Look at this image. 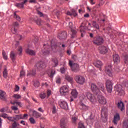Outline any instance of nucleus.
<instances>
[{"mask_svg":"<svg viewBox=\"0 0 128 128\" xmlns=\"http://www.w3.org/2000/svg\"><path fill=\"white\" fill-rule=\"evenodd\" d=\"M26 52L29 56H36V52L34 50H32L30 48H27L26 50Z\"/></svg>","mask_w":128,"mask_h":128,"instance_id":"22","label":"nucleus"},{"mask_svg":"<svg viewBox=\"0 0 128 128\" xmlns=\"http://www.w3.org/2000/svg\"><path fill=\"white\" fill-rule=\"evenodd\" d=\"M60 71L62 74H64V72H66V69H64V67H62L60 68Z\"/></svg>","mask_w":128,"mask_h":128,"instance_id":"55","label":"nucleus"},{"mask_svg":"<svg viewBox=\"0 0 128 128\" xmlns=\"http://www.w3.org/2000/svg\"><path fill=\"white\" fill-rule=\"evenodd\" d=\"M10 58L13 62H14V60H16V54L14 52H11L10 54Z\"/></svg>","mask_w":128,"mask_h":128,"instance_id":"29","label":"nucleus"},{"mask_svg":"<svg viewBox=\"0 0 128 128\" xmlns=\"http://www.w3.org/2000/svg\"><path fill=\"white\" fill-rule=\"evenodd\" d=\"M16 29L15 27H13V28H12V34H16Z\"/></svg>","mask_w":128,"mask_h":128,"instance_id":"61","label":"nucleus"},{"mask_svg":"<svg viewBox=\"0 0 128 128\" xmlns=\"http://www.w3.org/2000/svg\"><path fill=\"white\" fill-rule=\"evenodd\" d=\"M112 66L108 65L105 68V72L108 74L109 76H112Z\"/></svg>","mask_w":128,"mask_h":128,"instance_id":"13","label":"nucleus"},{"mask_svg":"<svg viewBox=\"0 0 128 128\" xmlns=\"http://www.w3.org/2000/svg\"><path fill=\"white\" fill-rule=\"evenodd\" d=\"M120 120V116L118 113H116L114 116V118L112 120V122L114 124V126H118V124L119 121Z\"/></svg>","mask_w":128,"mask_h":128,"instance_id":"8","label":"nucleus"},{"mask_svg":"<svg viewBox=\"0 0 128 128\" xmlns=\"http://www.w3.org/2000/svg\"><path fill=\"white\" fill-rule=\"evenodd\" d=\"M20 26V24H18V22H14L13 23V28H18V26Z\"/></svg>","mask_w":128,"mask_h":128,"instance_id":"49","label":"nucleus"},{"mask_svg":"<svg viewBox=\"0 0 128 128\" xmlns=\"http://www.w3.org/2000/svg\"><path fill=\"white\" fill-rule=\"evenodd\" d=\"M2 55L4 60H8V55H6V52H4V50H2Z\"/></svg>","mask_w":128,"mask_h":128,"instance_id":"39","label":"nucleus"},{"mask_svg":"<svg viewBox=\"0 0 128 128\" xmlns=\"http://www.w3.org/2000/svg\"><path fill=\"white\" fill-rule=\"evenodd\" d=\"M76 80L78 84H84L85 82L84 77L82 76H76Z\"/></svg>","mask_w":128,"mask_h":128,"instance_id":"9","label":"nucleus"},{"mask_svg":"<svg viewBox=\"0 0 128 128\" xmlns=\"http://www.w3.org/2000/svg\"><path fill=\"white\" fill-rule=\"evenodd\" d=\"M122 124L123 128H128V120H124Z\"/></svg>","mask_w":128,"mask_h":128,"instance_id":"36","label":"nucleus"},{"mask_svg":"<svg viewBox=\"0 0 128 128\" xmlns=\"http://www.w3.org/2000/svg\"><path fill=\"white\" fill-rule=\"evenodd\" d=\"M36 74V69H32L28 73L27 76H34Z\"/></svg>","mask_w":128,"mask_h":128,"instance_id":"24","label":"nucleus"},{"mask_svg":"<svg viewBox=\"0 0 128 128\" xmlns=\"http://www.w3.org/2000/svg\"><path fill=\"white\" fill-rule=\"evenodd\" d=\"M78 128H84V125L83 123L82 122H79L78 124Z\"/></svg>","mask_w":128,"mask_h":128,"instance_id":"52","label":"nucleus"},{"mask_svg":"<svg viewBox=\"0 0 128 128\" xmlns=\"http://www.w3.org/2000/svg\"><path fill=\"white\" fill-rule=\"evenodd\" d=\"M86 96L87 98L90 102H92V104H96V97H94L92 93L87 92L86 93Z\"/></svg>","mask_w":128,"mask_h":128,"instance_id":"6","label":"nucleus"},{"mask_svg":"<svg viewBox=\"0 0 128 128\" xmlns=\"http://www.w3.org/2000/svg\"><path fill=\"white\" fill-rule=\"evenodd\" d=\"M91 90L93 92H96V94H98V88L95 84H92Z\"/></svg>","mask_w":128,"mask_h":128,"instance_id":"21","label":"nucleus"},{"mask_svg":"<svg viewBox=\"0 0 128 128\" xmlns=\"http://www.w3.org/2000/svg\"><path fill=\"white\" fill-rule=\"evenodd\" d=\"M71 94L73 98H78V92H76V90H73L71 92Z\"/></svg>","mask_w":128,"mask_h":128,"instance_id":"28","label":"nucleus"},{"mask_svg":"<svg viewBox=\"0 0 128 128\" xmlns=\"http://www.w3.org/2000/svg\"><path fill=\"white\" fill-rule=\"evenodd\" d=\"M40 96L42 100H44V98H46V93H42L40 94Z\"/></svg>","mask_w":128,"mask_h":128,"instance_id":"42","label":"nucleus"},{"mask_svg":"<svg viewBox=\"0 0 128 128\" xmlns=\"http://www.w3.org/2000/svg\"><path fill=\"white\" fill-rule=\"evenodd\" d=\"M4 96H6V92L0 90V100H5L6 97H4Z\"/></svg>","mask_w":128,"mask_h":128,"instance_id":"33","label":"nucleus"},{"mask_svg":"<svg viewBox=\"0 0 128 128\" xmlns=\"http://www.w3.org/2000/svg\"><path fill=\"white\" fill-rule=\"evenodd\" d=\"M18 52H20L19 53V54L21 55L22 54V46H20L18 47Z\"/></svg>","mask_w":128,"mask_h":128,"instance_id":"51","label":"nucleus"},{"mask_svg":"<svg viewBox=\"0 0 128 128\" xmlns=\"http://www.w3.org/2000/svg\"><path fill=\"white\" fill-rule=\"evenodd\" d=\"M60 96H64L66 94H68V86H63L60 88Z\"/></svg>","mask_w":128,"mask_h":128,"instance_id":"3","label":"nucleus"},{"mask_svg":"<svg viewBox=\"0 0 128 128\" xmlns=\"http://www.w3.org/2000/svg\"><path fill=\"white\" fill-rule=\"evenodd\" d=\"M86 26V23L85 22H84L82 23L81 26L80 27V32H81V36L83 38L84 36L86 34V30H84V28Z\"/></svg>","mask_w":128,"mask_h":128,"instance_id":"10","label":"nucleus"},{"mask_svg":"<svg viewBox=\"0 0 128 128\" xmlns=\"http://www.w3.org/2000/svg\"><path fill=\"white\" fill-rule=\"evenodd\" d=\"M29 120L30 124H36V120H34L33 118H30Z\"/></svg>","mask_w":128,"mask_h":128,"instance_id":"45","label":"nucleus"},{"mask_svg":"<svg viewBox=\"0 0 128 128\" xmlns=\"http://www.w3.org/2000/svg\"><path fill=\"white\" fill-rule=\"evenodd\" d=\"M13 98H16V100H20V98H22V96L18 94H14L13 96Z\"/></svg>","mask_w":128,"mask_h":128,"instance_id":"40","label":"nucleus"},{"mask_svg":"<svg viewBox=\"0 0 128 128\" xmlns=\"http://www.w3.org/2000/svg\"><path fill=\"white\" fill-rule=\"evenodd\" d=\"M14 122L12 124V128H16V126H18L20 124L16 123V122L14 121Z\"/></svg>","mask_w":128,"mask_h":128,"instance_id":"41","label":"nucleus"},{"mask_svg":"<svg viewBox=\"0 0 128 128\" xmlns=\"http://www.w3.org/2000/svg\"><path fill=\"white\" fill-rule=\"evenodd\" d=\"M113 60L114 62H120V56L118 54H115L113 56Z\"/></svg>","mask_w":128,"mask_h":128,"instance_id":"25","label":"nucleus"},{"mask_svg":"<svg viewBox=\"0 0 128 128\" xmlns=\"http://www.w3.org/2000/svg\"><path fill=\"white\" fill-rule=\"evenodd\" d=\"M56 74V71L54 70H52L50 74L49 75L50 78H54V76Z\"/></svg>","mask_w":128,"mask_h":128,"instance_id":"46","label":"nucleus"},{"mask_svg":"<svg viewBox=\"0 0 128 128\" xmlns=\"http://www.w3.org/2000/svg\"><path fill=\"white\" fill-rule=\"evenodd\" d=\"M14 18H16L18 22H20V17L18 15L16 14V12L14 13Z\"/></svg>","mask_w":128,"mask_h":128,"instance_id":"37","label":"nucleus"},{"mask_svg":"<svg viewBox=\"0 0 128 128\" xmlns=\"http://www.w3.org/2000/svg\"><path fill=\"white\" fill-rule=\"evenodd\" d=\"M36 22L38 26H40V24L42 23V20L40 18H38L36 20Z\"/></svg>","mask_w":128,"mask_h":128,"instance_id":"48","label":"nucleus"},{"mask_svg":"<svg viewBox=\"0 0 128 128\" xmlns=\"http://www.w3.org/2000/svg\"><path fill=\"white\" fill-rule=\"evenodd\" d=\"M80 110H88L90 107L84 104L81 102L80 104Z\"/></svg>","mask_w":128,"mask_h":128,"instance_id":"23","label":"nucleus"},{"mask_svg":"<svg viewBox=\"0 0 128 128\" xmlns=\"http://www.w3.org/2000/svg\"><path fill=\"white\" fill-rule=\"evenodd\" d=\"M100 90L103 92H106V89H104V86L102 83L98 84V92H100Z\"/></svg>","mask_w":128,"mask_h":128,"instance_id":"26","label":"nucleus"},{"mask_svg":"<svg viewBox=\"0 0 128 128\" xmlns=\"http://www.w3.org/2000/svg\"><path fill=\"white\" fill-rule=\"evenodd\" d=\"M58 104L62 108H64V110H68V103L64 101L60 100L58 102Z\"/></svg>","mask_w":128,"mask_h":128,"instance_id":"16","label":"nucleus"},{"mask_svg":"<svg viewBox=\"0 0 128 128\" xmlns=\"http://www.w3.org/2000/svg\"><path fill=\"white\" fill-rule=\"evenodd\" d=\"M72 122L75 124L76 122V116L72 117Z\"/></svg>","mask_w":128,"mask_h":128,"instance_id":"60","label":"nucleus"},{"mask_svg":"<svg viewBox=\"0 0 128 128\" xmlns=\"http://www.w3.org/2000/svg\"><path fill=\"white\" fill-rule=\"evenodd\" d=\"M29 2H30V4H36V0H30Z\"/></svg>","mask_w":128,"mask_h":128,"instance_id":"63","label":"nucleus"},{"mask_svg":"<svg viewBox=\"0 0 128 128\" xmlns=\"http://www.w3.org/2000/svg\"><path fill=\"white\" fill-rule=\"evenodd\" d=\"M56 82V84H60V78H58Z\"/></svg>","mask_w":128,"mask_h":128,"instance_id":"64","label":"nucleus"},{"mask_svg":"<svg viewBox=\"0 0 128 128\" xmlns=\"http://www.w3.org/2000/svg\"><path fill=\"white\" fill-rule=\"evenodd\" d=\"M26 76V72L22 70L20 72V78H22V76Z\"/></svg>","mask_w":128,"mask_h":128,"instance_id":"50","label":"nucleus"},{"mask_svg":"<svg viewBox=\"0 0 128 128\" xmlns=\"http://www.w3.org/2000/svg\"><path fill=\"white\" fill-rule=\"evenodd\" d=\"M72 16H78V13H76V11L74 9L72 10Z\"/></svg>","mask_w":128,"mask_h":128,"instance_id":"43","label":"nucleus"},{"mask_svg":"<svg viewBox=\"0 0 128 128\" xmlns=\"http://www.w3.org/2000/svg\"><path fill=\"white\" fill-rule=\"evenodd\" d=\"M1 116H2V118H8V115H7L6 114H2Z\"/></svg>","mask_w":128,"mask_h":128,"instance_id":"59","label":"nucleus"},{"mask_svg":"<svg viewBox=\"0 0 128 128\" xmlns=\"http://www.w3.org/2000/svg\"><path fill=\"white\" fill-rule=\"evenodd\" d=\"M68 119L66 118H62L60 120V126L61 128H68L66 124H68Z\"/></svg>","mask_w":128,"mask_h":128,"instance_id":"11","label":"nucleus"},{"mask_svg":"<svg viewBox=\"0 0 128 128\" xmlns=\"http://www.w3.org/2000/svg\"><path fill=\"white\" fill-rule=\"evenodd\" d=\"M50 50H46V51H44L43 52V54H44V56H46V55H48V54H50Z\"/></svg>","mask_w":128,"mask_h":128,"instance_id":"53","label":"nucleus"},{"mask_svg":"<svg viewBox=\"0 0 128 128\" xmlns=\"http://www.w3.org/2000/svg\"><path fill=\"white\" fill-rule=\"evenodd\" d=\"M66 80H68V82H72V78L68 76H66Z\"/></svg>","mask_w":128,"mask_h":128,"instance_id":"44","label":"nucleus"},{"mask_svg":"<svg viewBox=\"0 0 128 128\" xmlns=\"http://www.w3.org/2000/svg\"><path fill=\"white\" fill-rule=\"evenodd\" d=\"M58 44H60L56 43L55 44H52V43H51V48L52 50H56L58 48L60 47V46Z\"/></svg>","mask_w":128,"mask_h":128,"instance_id":"30","label":"nucleus"},{"mask_svg":"<svg viewBox=\"0 0 128 128\" xmlns=\"http://www.w3.org/2000/svg\"><path fill=\"white\" fill-rule=\"evenodd\" d=\"M94 66H96V68H100V66H102V62L101 61L98 60L94 64Z\"/></svg>","mask_w":128,"mask_h":128,"instance_id":"35","label":"nucleus"},{"mask_svg":"<svg viewBox=\"0 0 128 128\" xmlns=\"http://www.w3.org/2000/svg\"><path fill=\"white\" fill-rule=\"evenodd\" d=\"M33 116L36 118H40L42 116V114L38 112H37L36 111H34Z\"/></svg>","mask_w":128,"mask_h":128,"instance_id":"32","label":"nucleus"},{"mask_svg":"<svg viewBox=\"0 0 128 128\" xmlns=\"http://www.w3.org/2000/svg\"><path fill=\"white\" fill-rule=\"evenodd\" d=\"M101 116L104 118H108V109L106 108H104L102 109Z\"/></svg>","mask_w":128,"mask_h":128,"instance_id":"18","label":"nucleus"},{"mask_svg":"<svg viewBox=\"0 0 128 128\" xmlns=\"http://www.w3.org/2000/svg\"><path fill=\"white\" fill-rule=\"evenodd\" d=\"M66 36H68V34L66 32H62L59 34L58 38L62 40H66Z\"/></svg>","mask_w":128,"mask_h":128,"instance_id":"15","label":"nucleus"},{"mask_svg":"<svg viewBox=\"0 0 128 128\" xmlns=\"http://www.w3.org/2000/svg\"><path fill=\"white\" fill-rule=\"evenodd\" d=\"M124 62L125 64H128V55H126L124 57Z\"/></svg>","mask_w":128,"mask_h":128,"instance_id":"47","label":"nucleus"},{"mask_svg":"<svg viewBox=\"0 0 128 128\" xmlns=\"http://www.w3.org/2000/svg\"><path fill=\"white\" fill-rule=\"evenodd\" d=\"M71 32H72V38H76V34H78V32H76V30L74 29H72Z\"/></svg>","mask_w":128,"mask_h":128,"instance_id":"31","label":"nucleus"},{"mask_svg":"<svg viewBox=\"0 0 128 128\" xmlns=\"http://www.w3.org/2000/svg\"><path fill=\"white\" fill-rule=\"evenodd\" d=\"M52 112V114H56V106H53Z\"/></svg>","mask_w":128,"mask_h":128,"instance_id":"58","label":"nucleus"},{"mask_svg":"<svg viewBox=\"0 0 128 128\" xmlns=\"http://www.w3.org/2000/svg\"><path fill=\"white\" fill-rule=\"evenodd\" d=\"M98 50H100V54H104L108 52V48H106L105 46H101L98 48Z\"/></svg>","mask_w":128,"mask_h":128,"instance_id":"14","label":"nucleus"},{"mask_svg":"<svg viewBox=\"0 0 128 128\" xmlns=\"http://www.w3.org/2000/svg\"><path fill=\"white\" fill-rule=\"evenodd\" d=\"M72 22H70L69 24H68V26L70 28L71 30H74V28H72Z\"/></svg>","mask_w":128,"mask_h":128,"instance_id":"56","label":"nucleus"},{"mask_svg":"<svg viewBox=\"0 0 128 128\" xmlns=\"http://www.w3.org/2000/svg\"><path fill=\"white\" fill-rule=\"evenodd\" d=\"M92 25L93 28H94L96 30H100V25L96 23V21H92Z\"/></svg>","mask_w":128,"mask_h":128,"instance_id":"34","label":"nucleus"},{"mask_svg":"<svg viewBox=\"0 0 128 128\" xmlns=\"http://www.w3.org/2000/svg\"><path fill=\"white\" fill-rule=\"evenodd\" d=\"M11 104H13L12 106H11V110H14L15 114H18L20 111L18 110V106L22 108V104L20 102H18L16 100H14L13 102H10ZM16 106H14L16 105Z\"/></svg>","mask_w":128,"mask_h":128,"instance_id":"1","label":"nucleus"},{"mask_svg":"<svg viewBox=\"0 0 128 128\" xmlns=\"http://www.w3.org/2000/svg\"><path fill=\"white\" fill-rule=\"evenodd\" d=\"M3 76L5 78H8V70H6V68H5L4 69V70L3 72Z\"/></svg>","mask_w":128,"mask_h":128,"instance_id":"38","label":"nucleus"},{"mask_svg":"<svg viewBox=\"0 0 128 128\" xmlns=\"http://www.w3.org/2000/svg\"><path fill=\"white\" fill-rule=\"evenodd\" d=\"M114 88V90L118 92V96H122V94H124V91L122 90V85H116Z\"/></svg>","mask_w":128,"mask_h":128,"instance_id":"4","label":"nucleus"},{"mask_svg":"<svg viewBox=\"0 0 128 128\" xmlns=\"http://www.w3.org/2000/svg\"><path fill=\"white\" fill-rule=\"evenodd\" d=\"M34 86L36 88H38L40 86V82H36L34 83Z\"/></svg>","mask_w":128,"mask_h":128,"instance_id":"54","label":"nucleus"},{"mask_svg":"<svg viewBox=\"0 0 128 128\" xmlns=\"http://www.w3.org/2000/svg\"><path fill=\"white\" fill-rule=\"evenodd\" d=\"M69 66H70L72 72H76L80 70V66L77 64H72V61L69 60Z\"/></svg>","mask_w":128,"mask_h":128,"instance_id":"5","label":"nucleus"},{"mask_svg":"<svg viewBox=\"0 0 128 128\" xmlns=\"http://www.w3.org/2000/svg\"><path fill=\"white\" fill-rule=\"evenodd\" d=\"M106 88L108 92H112V80H108L106 81Z\"/></svg>","mask_w":128,"mask_h":128,"instance_id":"7","label":"nucleus"},{"mask_svg":"<svg viewBox=\"0 0 128 128\" xmlns=\"http://www.w3.org/2000/svg\"><path fill=\"white\" fill-rule=\"evenodd\" d=\"M52 62H54L56 66L58 64V60L56 58H52Z\"/></svg>","mask_w":128,"mask_h":128,"instance_id":"57","label":"nucleus"},{"mask_svg":"<svg viewBox=\"0 0 128 128\" xmlns=\"http://www.w3.org/2000/svg\"><path fill=\"white\" fill-rule=\"evenodd\" d=\"M104 38L100 36L95 37L92 40L93 44L96 46H100L104 44Z\"/></svg>","mask_w":128,"mask_h":128,"instance_id":"2","label":"nucleus"},{"mask_svg":"<svg viewBox=\"0 0 128 128\" xmlns=\"http://www.w3.org/2000/svg\"><path fill=\"white\" fill-rule=\"evenodd\" d=\"M28 116V114H24L23 116L22 114L16 116V120H26Z\"/></svg>","mask_w":128,"mask_h":128,"instance_id":"19","label":"nucleus"},{"mask_svg":"<svg viewBox=\"0 0 128 128\" xmlns=\"http://www.w3.org/2000/svg\"><path fill=\"white\" fill-rule=\"evenodd\" d=\"M36 66L37 68L42 70V68H44L46 67V64L44 62H40L36 64Z\"/></svg>","mask_w":128,"mask_h":128,"instance_id":"17","label":"nucleus"},{"mask_svg":"<svg viewBox=\"0 0 128 128\" xmlns=\"http://www.w3.org/2000/svg\"><path fill=\"white\" fill-rule=\"evenodd\" d=\"M98 102L101 104H106V98L102 95H98Z\"/></svg>","mask_w":128,"mask_h":128,"instance_id":"12","label":"nucleus"},{"mask_svg":"<svg viewBox=\"0 0 128 128\" xmlns=\"http://www.w3.org/2000/svg\"><path fill=\"white\" fill-rule=\"evenodd\" d=\"M50 94H52V91L50 90H47V95L48 96H50Z\"/></svg>","mask_w":128,"mask_h":128,"instance_id":"62","label":"nucleus"},{"mask_svg":"<svg viewBox=\"0 0 128 128\" xmlns=\"http://www.w3.org/2000/svg\"><path fill=\"white\" fill-rule=\"evenodd\" d=\"M118 108L120 110L121 112H122L124 110V102L122 101L118 102Z\"/></svg>","mask_w":128,"mask_h":128,"instance_id":"27","label":"nucleus"},{"mask_svg":"<svg viewBox=\"0 0 128 128\" xmlns=\"http://www.w3.org/2000/svg\"><path fill=\"white\" fill-rule=\"evenodd\" d=\"M28 2V0H24L22 3H16L15 6L18 8H24V4Z\"/></svg>","mask_w":128,"mask_h":128,"instance_id":"20","label":"nucleus"}]
</instances>
